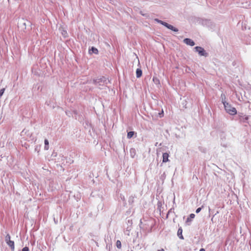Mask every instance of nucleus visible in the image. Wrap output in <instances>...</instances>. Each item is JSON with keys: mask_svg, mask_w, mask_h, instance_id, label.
Wrapping results in <instances>:
<instances>
[{"mask_svg": "<svg viewBox=\"0 0 251 251\" xmlns=\"http://www.w3.org/2000/svg\"><path fill=\"white\" fill-rule=\"evenodd\" d=\"M106 78L102 76L100 78H97L93 80V83L95 84L99 88L102 89L103 87L105 86L107 84Z\"/></svg>", "mask_w": 251, "mask_h": 251, "instance_id": "nucleus-1", "label": "nucleus"}, {"mask_svg": "<svg viewBox=\"0 0 251 251\" xmlns=\"http://www.w3.org/2000/svg\"><path fill=\"white\" fill-rule=\"evenodd\" d=\"M223 103L224 105L225 110L229 114L234 115L237 113L236 108L232 107L228 103L226 102V101L223 100Z\"/></svg>", "mask_w": 251, "mask_h": 251, "instance_id": "nucleus-2", "label": "nucleus"}, {"mask_svg": "<svg viewBox=\"0 0 251 251\" xmlns=\"http://www.w3.org/2000/svg\"><path fill=\"white\" fill-rule=\"evenodd\" d=\"M155 20L158 23H159V24H161L162 25L165 26V27H166L168 29L173 30V31L177 32L178 31V29L177 28L173 26V25H169V24H168V23H166L165 22H163V21H161V20H158V19H155Z\"/></svg>", "mask_w": 251, "mask_h": 251, "instance_id": "nucleus-3", "label": "nucleus"}, {"mask_svg": "<svg viewBox=\"0 0 251 251\" xmlns=\"http://www.w3.org/2000/svg\"><path fill=\"white\" fill-rule=\"evenodd\" d=\"M194 49L195 51L197 52L200 56H203L206 57L208 56V53L204 50V49L201 47H196Z\"/></svg>", "mask_w": 251, "mask_h": 251, "instance_id": "nucleus-4", "label": "nucleus"}, {"mask_svg": "<svg viewBox=\"0 0 251 251\" xmlns=\"http://www.w3.org/2000/svg\"><path fill=\"white\" fill-rule=\"evenodd\" d=\"M183 42L187 45L190 46H194L195 45V42L191 39L185 38L183 40Z\"/></svg>", "mask_w": 251, "mask_h": 251, "instance_id": "nucleus-5", "label": "nucleus"}, {"mask_svg": "<svg viewBox=\"0 0 251 251\" xmlns=\"http://www.w3.org/2000/svg\"><path fill=\"white\" fill-rule=\"evenodd\" d=\"M169 155L168 153H167V152L163 153V155H162V157H163L162 162L164 163L168 162L169 161Z\"/></svg>", "mask_w": 251, "mask_h": 251, "instance_id": "nucleus-6", "label": "nucleus"}, {"mask_svg": "<svg viewBox=\"0 0 251 251\" xmlns=\"http://www.w3.org/2000/svg\"><path fill=\"white\" fill-rule=\"evenodd\" d=\"M6 244L9 246L12 251L14 250V242L13 241H9Z\"/></svg>", "mask_w": 251, "mask_h": 251, "instance_id": "nucleus-7", "label": "nucleus"}, {"mask_svg": "<svg viewBox=\"0 0 251 251\" xmlns=\"http://www.w3.org/2000/svg\"><path fill=\"white\" fill-rule=\"evenodd\" d=\"M89 52L90 54L92 53H95L96 54H97L98 53V50L97 48L94 47H92L91 49L89 50Z\"/></svg>", "mask_w": 251, "mask_h": 251, "instance_id": "nucleus-8", "label": "nucleus"}, {"mask_svg": "<svg viewBox=\"0 0 251 251\" xmlns=\"http://www.w3.org/2000/svg\"><path fill=\"white\" fill-rule=\"evenodd\" d=\"M249 119V117L247 116H241L239 118V120L241 122H246Z\"/></svg>", "mask_w": 251, "mask_h": 251, "instance_id": "nucleus-9", "label": "nucleus"}, {"mask_svg": "<svg viewBox=\"0 0 251 251\" xmlns=\"http://www.w3.org/2000/svg\"><path fill=\"white\" fill-rule=\"evenodd\" d=\"M142 75V71L141 69L138 68L136 71V77H137V78L140 77Z\"/></svg>", "mask_w": 251, "mask_h": 251, "instance_id": "nucleus-10", "label": "nucleus"}, {"mask_svg": "<svg viewBox=\"0 0 251 251\" xmlns=\"http://www.w3.org/2000/svg\"><path fill=\"white\" fill-rule=\"evenodd\" d=\"M182 229L181 227H180L178 228L177 231V236L179 237V238L181 239H183V237L182 236Z\"/></svg>", "mask_w": 251, "mask_h": 251, "instance_id": "nucleus-11", "label": "nucleus"}, {"mask_svg": "<svg viewBox=\"0 0 251 251\" xmlns=\"http://www.w3.org/2000/svg\"><path fill=\"white\" fill-rule=\"evenodd\" d=\"M45 143V146H44V150H48L49 149V143L47 139H45L44 141Z\"/></svg>", "mask_w": 251, "mask_h": 251, "instance_id": "nucleus-12", "label": "nucleus"}, {"mask_svg": "<svg viewBox=\"0 0 251 251\" xmlns=\"http://www.w3.org/2000/svg\"><path fill=\"white\" fill-rule=\"evenodd\" d=\"M195 217V215L194 214H191L189 215V217L187 218L186 220V222H191L192 219H194Z\"/></svg>", "mask_w": 251, "mask_h": 251, "instance_id": "nucleus-13", "label": "nucleus"}, {"mask_svg": "<svg viewBox=\"0 0 251 251\" xmlns=\"http://www.w3.org/2000/svg\"><path fill=\"white\" fill-rule=\"evenodd\" d=\"M134 132L133 131H129L127 133V137L128 139L131 138L134 135Z\"/></svg>", "mask_w": 251, "mask_h": 251, "instance_id": "nucleus-14", "label": "nucleus"}, {"mask_svg": "<svg viewBox=\"0 0 251 251\" xmlns=\"http://www.w3.org/2000/svg\"><path fill=\"white\" fill-rule=\"evenodd\" d=\"M116 246L117 248L121 249L122 247L121 242L120 240H117L116 242Z\"/></svg>", "mask_w": 251, "mask_h": 251, "instance_id": "nucleus-15", "label": "nucleus"}, {"mask_svg": "<svg viewBox=\"0 0 251 251\" xmlns=\"http://www.w3.org/2000/svg\"><path fill=\"white\" fill-rule=\"evenodd\" d=\"M10 236L9 234H7L5 238V241L6 243L8 242L9 241H10Z\"/></svg>", "mask_w": 251, "mask_h": 251, "instance_id": "nucleus-16", "label": "nucleus"}, {"mask_svg": "<svg viewBox=\"0 0 251 251\" xmlns=\"http://www.w3.org/2000/svg\"><path fill=\"white\" fill-rule=\"evenodd\" d=\"M4 91H5V88H2L0 90V98L2 96Z\"/></svg>", "mask_w": 251, "mask_h": 251, "instance_id": "nucleus-17", "label": "nucleus"}, {"mask_svg": "<svg viewBox=\"0 0 251 251\" xmlns=\"http://www.w3.org/2000/svg\"><path fill=\"white\" fill-rule=\"evenodd\" d=\"M22 251H29V249L28 247H25L22 249Z\"/></svg>", "mask_w": 251, "mask_h": 251, "instance_id": "nucleus-18", "label": "nucleus"}, {"mask_svg": "<svg viewBox=\"0 0 251 251\" xmlns=\"http://www.w3.org/2000/svg\"><path fill=\"white\" fill-rule=\"evenodd\" d=\"M201 207H199L198 208H197L196 209V212L197 213H199L201 211Z\"/></svg>", "mask_w": 251, "mask_h": 251, "instance_id": "nucleus-19", "label": "nucleus"}, {"mask_svg": "<svg viewBox=\"0 0 251 251\" xmlns=\"http://www.w3.org/2000/svg\"><path fill=\"white\" fill-rule=\"evenodd\" d=\"M153 81L155 83H157L159 82V80L157 78H155L154 77L153 78Z\"/></svg>", "mask_w": 251, "mask_h": 251, "instance_id": "nucleus-20", "label": "nucleus"}, {"mask_svg": "<svg viewBox=\"0 0 251 251\" xmlns=\"http://www.w3.org/2000/svg\"><path fill=\"white\" fill-rule=\"evenodd\" d=\"M221 97H222V101L223 102V100H224V101H226V100H225L226 97H225V95H224V94H222Z\"/></svg>", "mask_w": 251, "mask_h": 251, "instance_id": "nucleus-21", "label": "nucleus"}, {"mask_svg": "<svg viewBox=\"0 0 251 251\" xmlns=\"http://www.w3.org/2000/svg\"><path fill=\"white\" fill-rule=\"evenodd\" d=\"M166 176V174H165V173L164 172L163 175H161V179H164Z\"/></svg>", "mask_w": 251, "mask_h": 251, "instance_id": "nucleus-22", "label": "nucleus"}, {"mask_svg": "<svg viewBox=\"0 0 251 251\" xmlns=\"http://www.w3.org/2000/svg\"><path fill=\"white\" fill-rule=\"evenodd\" d=\"M63 35L64 36H66V35L67 34V32L66 31H64V33H62Z\"/></svg>", "mask_w": 251, "mask_h": 251, "instance_id": "nucleus-23", "label": "nucleus"}, {"mask_svg": "<svg viewBox=\"0 0 251 251\" xmlns=\"http://www.w3.org/2000/svg\"><path fill=\"white\" fill-rule=\"evenodd\" d=\"M157 251H165V250L163 249H161L160 250H158Z\"/></svg>", "mask_w": 251, "mask_h": 251, "instance_id": "nucleus-24", "label": "nucleus"}, {"mask_svg": "<svg viewBox=\"0 0 251 251\" xmlns=\"http://www.w3.org/2000/svg\"><path fill=\"white\" fill-rule=\"evenodd\" d=\"M200 251H205V250L203 248L200 249Z\"/></svg>", "mask_w": 251, "mask_h": 251, "instance_id": "nucleus-25", "label": "nucleus"}, {"mask_svg": "<svg viewBox=\"0 0 251 251\" xmlns=\"http://www.w3.org/2000/svg\"><path fill=\"white\" fill-rule=\"evenodd\" d=\"M35 151L38 150V149L35 148Z\"/></svg>", "mask_w": 251, "mask_h": 251, "instance_id": "nucleus-26", "label": "nucleus"}, {"mask_svg": "<svg viewBox=\"0 0 251 251\" xmlns=\"http://www.w3.org/2000/svg\"><path fill=\"white\" fill-rule=\"evenodd\" d=\"M35 151L38 150V149L35 148Z\"/></svg>", "mask_w": 251, "mask_h": 251, "instance_id": "nucleus-27", "label": "nucleus"}]
</instances>
